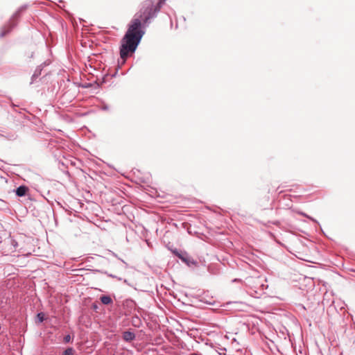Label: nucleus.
Wrapping results in <instances>:
<instances>
[{
  "label": "nucleus",
  "mask_w": 355,
  "mask_h": 355,
  "mask_svg": "<svg viewBox=\"0 0 355 355\" xmlns=\"http://www.w3.org/2000/svg\"><path fill=\"white\" fill-rule=\"evenodd\" d=\"M100 300L103 304L107 305L112 303V298L108 295H102L101 296Z\"/></svg>",
  "instance_id": "423d86ee"
},
{
  "label": "nucleus",
  "mask_w": 355,
  "mask_h": 355,
  "mask_svg": "<svg viewBox=\"0 0 355 355\" xmlns=\"http://www.w3.org/2000/svg\"><path fill=\"white\" fill-rule=\"evenodd\" d=\"M166 0H159L158 3L155 6H153V8L155 9V10L159 12L160 11L161 8L164 4Z\"/></svg>",
  "instance_id": "0eeeda50"
},
{
  "label": "nucleus",
  "mask_w": 355,
  "mask_h": 355,
  "mask_svg": "<svg viewBox=\"0 0 355 355\" xmlns=\"http://www.w3.org/2000/svg\"><path fill=\"white\" fill-rule=\"evenodd\" d=\"M28 189L26 186H19L16 189V195L19 197H23L26 195V192L28 191Z\"/></svg>",
  "instance_id": "39448f33"
},
{
  "label": "nucleus",
  "mask_w": 355,
  "mask_h": 355,
  "mask_svg": "<svg viewBox=\"0 0 355 355\" xmlns=\"http://www.w3.org/2000/svg\"><path fill=\"white\" fill-rule=\"evenodd\" d=\"M37 317L40 322H42L44 320V315L43 313H37Z\"/></svg>",
  "instance_id": "1a4fd4ad"
},
{
  "label": "nucleus",
  "mask_w": 355,
  "mask_h": 355,
  "mask_svg": "<svg viewBox=\"0 0 355 355\" xmlns=\"http://www.w3.org/2000/svg\"><path fill=\"white\" fill-rule=\"evenodd\" d=\"M40 73V71H39V72L37 73V70H36V71H35L34 74L33 75V77H32V78H35V77H37Z\"/></svg>",
  "instance_id": "9b49d317"
},
{
  "label": "nucleus",
  "mask_w": 355,
  "mask_h": 355,
  "mask_svg": "<svg viewBox=\"0 0 355 355\" xmlns=\"http://www.w3.org/2000/svg\"><path fill=\"white\" fill-rule=\"evenodd\" d=\"M75 350L72 347L67 348L62 353V355H73Z\"/></svg>",
  "instance_id": "6e6552de"
},
{
  "label": "nucleus",
  "mask_w": 355,
  "mask_h": 355,
  "mask_svg": "<svg viewBox=\"0 0 355 355\" xmlns=\"http://www.w3.org/2000/svg\"><path fill=\"white\" fill-rule=\"evenodd\" d=\"M12 243H13L14 246L16 245V243H15V241H12Z\"/></svg>",
  "instance_id": "f3484780"
},
{
  "label": "nucleus",
  "mask_w": 355,
  "mask_h": 355,
  "mask_svg": "<svg viewBox=\"0 0 355 355\" xmlns=\"http://www.w3.org/2000/svg\"><path fill=\"white\" fill-rule=\"evenodd\" d=\"M123 339L126 342H131L135 339V334L130 331H125L123 333Z\"/></svg>",
  "instance_id": "20e7f679"
},
{
  "label": "nucleus",
  "mask_w": 355,
  "mask_h": 355,
  "mask_svg": "<svg viewBox=\"0 0 355 355\" xmlns=\"http://www.w3.org/2000/svg\"><path fill=\"white\" fill-rule=\"evenodd\" d=\"M103 109H104V110H107V106H104V107H103Z\"/></svg>",
  "instance_id": "2eb2a0df"
},
{
  "label": "nucleus",
  "mask_w": 355,
  "mask_h": 355,
  "mask_svg": "<svg viewBox=\"0 0 355 355\" xmlns=\"http://www.w3.org/2000/svg\"><path fill=\"white\" fill-rule=\"evenodd\" d=\"M237 281H239V279H234L233 280V282H237Z\"/></svg>",
  "instance_id": "4468645a"
},
{
  "label": "nucleus",
  "mask_w": 355,
  "mask_h": 355,
  "mask_svg": "<svg viewBox=\"0 0 355 355\" xmlns=\"http://www.w3.org/2000/svg\"><path fill=\"white\" fill-rule=\"evenodd\" d=\"M27 8V5L21 6L12 16L8 24L2 27L0 37H3L8 34L12 28H13L17 24V19L19 17L21 13L24 11Z\"/></svg>",
  "instance_id": "f03ea898"
},
{
  "label": "nucleus",
  "mask_w": 355,
  "mask_h": 355,
  "mask_svg": "<svg viewBox=\"0 0 355 355\" xmlns=\"http://www.w3.org/2000/svg\"><path fill=\"white\" fill-rule=\"evenodd\" d=\"M71 336H70V335H69V334H68V335H67V336H65L64 337V343H69V342L71 341Z\"/></svg>",
  "instance_id": "9d476101"
},
{
  "label": "nucleus",
  "mask_w": 355,
  "mask_h": 355,
  "mask_svg": "<svg viewBox=\"0 0 355 355\" xmlns=\"http://www.w3.org/2000/svg\"><path fill=\"white\" fill-rule=\"evenodd\" d=\"M157 13L153 3L150 1H146L139 12L135 15L121 40L120 56L123 62L130 54L135 53L144 34V31L141 30V20L145 24H148L151 19L157 16Z\"/></svg>",
  "instance_id": "f257e3e1"
},
{
  "label": "nucleus",
  "mask_w": 355,
  "mask_h": 355,
  "mask_svg": "<svg viewBox=\"0 0 355 355\" xmlns=\"http://www.w3.org/2000/svg\"><path fill=\"white\" fill-rule=\"evenodd\" d=\"M12 243H13L14 246L16 245V243H15V241H12Z\"/></svg>",
  "instance_id": "dca6fc26"
},
{
  "label": "nucleus",
  "mask_w": 355,
  "mask_h": 355,
  "mask_svg": "<svg viewBox=\"0 0 355 355\" xmlns=\"http://www.w3.org/2000/svg\"><path fill=\"white\" fill-rule=\"evenodd\" d=\"M190 355H199V354H197V353H192V354H191Z\"/></svg>",
  "instance_id": "ddd939ff"
},
{
  "label": "nucleus",
  "mask_w": 355,
  "mask_h": 355,
  "mask_svg": "<svg viewBox=\"0 0 355 355\" xmlns=\"http://www.w3.org/2000/svg\"><path fill=\"white\" fill-rule=\"evenodd\" d=\"M301 214H302V215H303V216H306V217H308L309 218H310V219H311V220H314L312 218H311V217H309V216H306V215L305 214H304V213H301Z\"/></svg>",
  "instance_id": "f8f14e48"
},
{
  "label": "nucleus",
  "mask_w": 355,
  "mask_h": 355,
  "mask_svg": "<svg viewBox=\"0 0 355 355\" xmlns=\"http://www.w3.org/2000/svg\"><path fill=\"white\" fill-rule=\"evenodd\" d=\"M174 254L178 257H179L183 262L186 263L187 265H189L190 262H191V260L189 259V257H188V255L187 254L186 252H178L177 250H175L174 252ZM192 263H193L194 262L193 261H191Z\"/></svg>",
  "instance_id": "7ed1b4c3"
}]
</instances>
